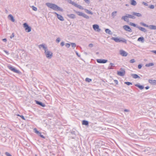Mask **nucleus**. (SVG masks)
<instances>
[{
    "label": "nucleus",
    "mask_w": 156,
    "mask_h": 156,
    "mask_svg": "<svg viewBox=\"0 0 156 156\" xmlns=\"http://www.w3.org/2000/svg\"><path fill=\"white\" fill-rule=\"evenodd\" d=\"M45 4L48 7L51 9H52L54 10H58L61 11H63V9H62L61 8L59 7L55 4L47 2Z\"/></svg>",
    "instance_id": "f257e3e1"
},
{
    "label": "nucleus",
    "mask_w": 156,
    "mask_h": 156,
    "mask_svg": "<svg viewBox=\"0 0 156 156\" xmlns=\"http://www.w3.org/2000/svg\"><path fill=\"white\" fill-rule=\"evenodd\" d=\"M111 40H114L116 42H119L122 41L126 43V40L124 38H122L121 40L118 37H112L111 38Z\"/></svg>",
    "instance_id": "f03ea898"
},
{
    "label": "nucleus",
    "mask_w": 156,
    "mask_h": 156,
    "mask_svg": "<svg viewBox=\"0 0 156 156\" xmlns=\"http://www.w3.org/2000/svg\"><path fill=\"white\" fill-rule=\"evenodd\" d=\"M44 53L46 57L49 59L51 58L52 56V53L51 51H49L48 49L45 50L44 51Z\"/></svg>",
    "instance_id": "7ed1b4c3"
},
{
    "label": "nucleus",
    "mask_w": 156,
    "mask_h": 156,
    "mask_svg": "<svg viewBox=\"0 0 156 156\" xmlns=\"http://www.w3.org/2000/svg\"><path fill=\"white\" fill-rule=\"evenodd\" d=\"M23 26L25 28V31L27 32H29L31 31V28L29 27L26 23H25L23 24Z\"/></svg>",
    "instance_id": "20e7f679"
},
{
    "label": "nucleus",
    "mask_w": 156,
    "mask_h": 156,
    "mask_svg": "<svg viewBox=\"0 0 156 156\" xmlns=\"http://www.w3.org/2000/svg\"><path fill=\"white\" fill-rule=\"evenodd\" d=\"M121 71L117 72V74L120 76H124L125 73V71L124 69L122 68H121L120 69Z\"/></svg>",
    "instance_id": "39448f33"
},
{
    "label": "nucleus",
    "mask_w": 156,
    "mask_h": 156,
    "mask_svg": "<svg viewBox=\"0 0 156 156\" xmlns=\"http://www.w3.org/2000/svg\"><path fill=\"white\" fill-rule=\"evenodd\" d=\"M93 28L96 31L99 32L101 31V29L99 28V26L98 24L93 25Z\"/></svg>",
    "instance_id": "423d86ee"
},
{
    "label": "nucleus",
    "mask_w": 156,
    "mask_h": 156,
    "mask_svg": "<svg viewBox=\"0 0 156 156\" xmlns=\"http://www.w3.org/2000/svg\"><path fill=\"white\" fill-rule=\"evenodd\" d=\"M8 67L9 69L14 73H19V71L18 70H17L15 68L11 66H8Z\"/></svg>",
    "instance_id": "0eeeda50"
},
{
    "label": "nucleus",
    "mask_w": 156,
    "mask_h": 156,
    "mask_svg": "<svg viewBox=\"0 0 156 156\" xmlns=\"http://www.w3.org/2000/svg\"><path fill=\"white\" fill-rule=\"evenodd\" d=\"M39 48L41 49L42 48L44 50V51L45 50H47L48 49L47 46L44 44H40L38 46Z\"/></svg>",
    "instance_id": "6e6552de"
},
{
    "label": "nucleus",
    "mask_w": 156,
    "mask_h": 156,
    "mask_svg": "<svg viewBox=\"0 0 156 156\" xmlns=\"http://www.w3.org/2000/svg\"><path fill=\"white\" fill-rule=\"evenodd\" d=\"M123 28L126 31L129 32H132V30L127 25H125L123 27Z\"/></svg>",
    "instance_id": "1a4fd4ad"
},
{
    "label": "nucleus",
    "mask_w": 156,
    "mask_h": 156,
    "mask_svg": "<svg viewBox=\"0 0 156 156\" xmlns=\"http://www.w3.org/2000/svg\"><path fill=\"white\" fill-rule=\"evenodd\" d=\"M120 54L123 56H126L128 55V53L123 50H120Z\"/></svg>",
    "instance_id": "9d476101"
},
{
    "label": "nucleus",
    "mask_w": 156,
    "mask_h": 156,
    "mask_svg": "<svg viewBox=\"0 0 156 156\" xmlns=\"http://www.w3.org/2000/svg\"><path fill=\"white\" fill-rule=\"evenodd\" d=\"M108 61L107 60L102 59H97V62L99 63H105L107 62Z\"/></svg>",
    "instance_id": "9b49d317"
},
{
    "label": "nucleus",
    "mask_w": 156,
    "mask_h": 156,
    "mask_svg": "<svg viewBox=\"0 0 156 156\" xmlns=\"http://www.w3.org/2000/svg\"><path fill=\"white\" fill-rule=\"evenodd\" d=\"M54 13L56 15L58 18L59 20L62 21H63L64 20V19L63 17L61 15L58 14L56 12H55Z\"/></svg>",
    "instance_id": "f8f14e48"
},
{
    "label": "nucleus",
    "mask_w": 156,
    "mask_h": 156,
    "mask_svg": "<svg viewBox=\"0 0 156 156\" xmlns=\"http://www.w3.org/2000/svg\"><path fill=\"white\" fill-rule=\"evenodd\" d=\"M136 27L138 28L140 30L144 33L146 32H147V30L145 28H144L139 26H137Z\"/></svg>",
    "instance_id": "ddd939ff"
},
{
    "label": "nucleus",
    "mask_w": 156,
    "mask_h": 156,
    "mask_svg": "<svg viewBox=\"0 0 156 156\" xmlns=\"http://www.w3.org/2000/svg\"><path fill=\"white\" fill-rule=\"evenodd\" d=\"M121 19L122 20H124L125 21L127 22H129V20L128 19V18L126 16V15L125 16H122Z\"/></svg>",
    "instance_id": "4468645a"
},
{
    "label": "nucleus",
    "mask_w": 156,
    "mask_h": 156,
    "mask_svg": "<svg viewBox=\"0 0 156 156\" xmlns=\"http://www.w3.org/2000/svg\"><path fill=\"white\" fill-rule=\"evenodd\" d=\"M36 103L37 104L41 106L42 107H44L45 106V105L44 104L42 103L41 102L38 101H35Z\"/></svg>",
    "instance_id": "2eb2a0df"
},
{
    "label": "nucleus",
    "mask_w": 156,
    "mask_h": 156,
    "mask_svg": "<svg viewBox=\"0 0 156 156\" xmlns=\"http://www.w3.org/2000/svg\"><path fill=\"white\" fill-rule=\"evenodd\" d=\"M132 14L134 16H136L140 17L142 16V15L139 13H136L134 12H133L132 13Z\"/></svg>",
    "instance_id": "dca6fc26"
},
{
    "label": "nucleus",
    "mask_w": 156,
    "mask_h": 156,
    "mask_svg": "<svg viewBox=\"0 0 156 156\" xmlns=\"http://www.w3.org/2000/svg\"><path fill=\"white\" fill-rule=\"evenodd\" d=\"M149 82L153 85H156V80H148Z\"/></svg>",
    "instance_id": "f3484780"
},
{
    "label": "nucleus",
    "mask_w": 156,
    "mask_h": 156,
    "mask_svg": "<svg viewBox=\"0 0 156 156\" xmlns=\"http://www.w3.org/2000/svg\"><path fill=\"white\" fill-rule=\"evenodd\" d=\"M67 16L71 19H74L76 18L75 15L74 14H68Z\"/></svg>",
    "instance_id": "a211bd4d"
},
{
    "label": "nucleus",
    "mask_w": 156,
    "mask_h": 156,
    "mask_svg": "<svg viewBox=\"0 0 156 156\" xmlns=\"http://www.w3.org/2000/svg\"><path fill=\"white\" fill-rule=\"evenodd\" d=\"M135 85L138 87L140 90H142L144 88V87L143 85H140L139 83L136 84Z\"/></svg>",
    "instance_id": "6ab92c4d"
},
{
    "label": "nucleus",
    "mask_w": 156,
    "mask_h": 156,
    "mask_svg": "<svg viewBox=\"0 0 156 156\" xmlns=\"http://www.w3.org/2000/svg\"><path fill=\"white\" fill-rule=\"evenodd\" d=\"M148 27L151 30H156V26L150 25L148 26Z\"/></svg>",
    "instance_id": "aec40b11"
},
{
    "label": "nucleus",
    "mask_w": 156,
    "mask_h": 156,
    "mask_svg": "<svg viewBox=\"0 0 156 156\" xmlns=\"http://www.w3.org/2000/svg\"><path fill=\"white\" fill-rule=\"evenodd\" d=\"M74 6L76 7H77V8L80 9H84H84L83 8L82 6H81L80 5H78L77 4H76V3Z\"/></svg>",
    "instance_id": "412c9836"
},
{
    "label": "nucleus",
    "mask_w": 156,
    "mask_h": 156,
    "mask_svg": "<svg viewBox=\"0 0 156 156\" xmlns=\"http://www.w3.org/2000/svg\"><path fill=\"white\" fill-rule=\"evenodd\" d=\"M132 76L134 79L140 78V77L136 74H132Z\"/></svg>",
    "instance_id": "4be33fe9"
},
{
    "label": "nucleus",
    "mask_w": 156,
    "mask_h": 156,
    "mask_svg": "<svg viewBox=\"0 0 156 156\" xmlns=\"http://www.w3.org/2000/svg\"><path fill=\"white\" fill-rule=\"evenodd\" d=\"M126 16L128 17V18L133 19H135L136 17H135L133 15H131L129 14H126Z\"/></svg>",
    "instance_id": "5701e85b"
},
{
    "label": "nucleus",
    "mask_w": 156,
    "mask_h": 156,
    "mask_svg": "<svg viewBox=\"0 0 156 156\" xmlns=\"http://www.w3.org/2000/svg\"><path fill=\"white\" fill-rule=\"evenodd\" d=\"M105 32L107 33V34H112V32L111 31L108 29H105Z\"/></svg>",
    "instance_id": "b1692460"
},
{
    "label": "nucleus",
    "mask_w": 156,
    "mask_h": 156,
    "mask_svg": "<svg viewBox=\"0 0 156 156\" xmlns=\"http://www.w3.org/2000/svg\"><path fill=\"white\" fill-rule=\"evenodd\" d=\"M84 10H85L86 12L88 14H90L91 15H93V13L91 11L89 10H88L87 9H84Z\"/></svg>",
    "instance_id": "393cba45"
},
{
    "label": "nucleus",
    "mask_w": 156,
    "mask_h": 156,
    "mask_svg": "<svg viewBox=\"0 0 156 156\" xmlns=\"http://www.w3.org/2000/svg\"><path fill=\"white\" fill-rule=\"evenodd\" d=\"M131 4L133 5H135L136 4V1L134 0H130Z\"/></svg>",
    "instance_id": "a878e982"
},
{
    "label": "nucleus",
    "mask_w": 156,
    "mask_h": 156,
    "mask_svg": "<svg viewBox=\"0 0 156 156\" xmlns=\"http://www.w3.org/2000/svg\"><path fill=\"white\" fill-rule=\"evenodd\" d=\"M8 16L10 18V20L12 22H14L15 21V20L14 18L11 15H9Z\"/></svg>",
    "instance_id": "bb28decb"
},
{
    "label": "nucleus",
    "mask_w": 156,
    "mask_h": 156,
    "mask_svg": "<svg viewBox=\"0 0 156 156\" xmlns=\"http://www.w3.org/2000/svg\"><path fill=\"white\" fill-rule=\"evenodd\" d=\"M82 123L83 125L87 126L88 125L89 123L88 121L84 120L82 121Z\"/></svg>",
    "instance_id": "cd10ccee"
},
{
    "label": "nucleus",
    "mask_w": 156,
    "mask_h": 156,
    "mask_svg": "<svg viewBox=\"0 0 156 156\" xmlns=\"http://www.w3.org/2000/svg\"><path fill=\"white\" fill-rule=\"evenodd\" d=\"M117 12L116 11H115L112 13L111 15L113 18H114L115 16H116Z\"/></svg>",
    "instance_id": "c85d7f7f"
},
{
    "label": "nucleus",
    "mask_w": 156,
    "mask_h": 156,
    "mask_svg": "<svg viewBox=\"0 0 156 156\" xmlns=\"http://www.w3.org/2000/svg\"><path fill=\"white\" fill-rule=\"evenodd\" d=\"M137 41H141L142 42H144V38L143 37H140L138 39Z\"/></svg>",
    "instance_id": "c756f323"
},
{
    "label": "nucleus",
    "mask_w": 156,
    "mask_h": 156,
    "mask_svg": "<svg viewBox=\"0 0 156 156\" xmlns=\"http://www.w3.org/2000/svg\"><path fill=\"white\" fill-rule=\"evenodd\" d=\"M75 12L76 13H77V14L79 16H82L83 15V13L82 12H79V11H75Z\"/></svg>",
    "instance_id": "7c9ffc66"
},
{
    "label": "nucleus",
    "mask_w": 156,
    "mask_h": 156,
    "mask_svg": "<svg viewBox=\"0 0 156 156\" xmlns=\"http://www.w3.org/2000/svg\"><path fill=\"white\" fill-rule=\"evenodd\" d=\"M68 2L70 4H71L72 5L75 6V5L76 4V3L73 2L71 0H68Z\"/></svg>",
    "instance_id": "2f4dec72"
},
{
    "label": "nucleus",
    "mask_w": 156,
    "mask_h": 156,
    "mask_svg": "<svg viewBox=\"0 0 156 156\" xmlns=\"http://www.w3.org/2000/svg\"><path fill=\"white\" fill-rule=\"evenodd\" d=\"M82 16L87 19H88L89 18V17L88 16L84 13H83Z\"/></svg>",
    "instance_id": "473e14b6"
},
{
    "label": "nucleus",
    "mask_w": 156,
    "mask_h": 156,
    "mask_svg": "<svg viewBox=\"0 0 156 156\" xmlns=\"http://www.w3.org/2000/svg\"><path fill=\"white\" fill-rule=\"evenodd\" d=\"M82 16L87 19H88L89 18V17L88 16L84 13H83Z\"/></svg>",
    "instance_id": "72a5a7b5"
},
{
    "label": "nucleus",
    "mask_w": 156,
    "mask_h": 156,
    "mask_svg": "<svg viewBox=\"0 0 156 156\" xmlns=\"http://www.w3.org/2000/svg\"><path fill=\"white\" fill-rule=\"evenodd\" d=\"M140 24L142 26H144L145 27H148V25L144 23L143 22H140Z\"/></svg>",
    "instance_id": "f704fd0d"
},
{
    "label": "nucleus",
    "mask_w": 156,
    "mask_h": 156,
    "mask_svg": "<svg viewBox=\"0 0 156 156\" xmlns=\"http://www.w3.org/2000/svg\"><path fill=\"white\" fill-rule=\"evenodd\" d=\"M154 65V64L153 63H149L148 64H147L145 65V66L146 67H150L151 66Z\"/></svg>",
    "instance_id": "c9c22d12"
},
{
    "label": "nucleus",
    "mask_w": 156,
    "mask_h": 156,
    "mask_svg": "<svg viewBox=\"0 0 156 156\" xmlns=\"http://www.w3.org/2000/svg\"><path fill=\"white\" fill-rule=\"evenodd\" d=\"M92 80L91 79L88 78H87L85 79V81L88 83H89Z\"/></svg>",
    "instance_id": "e433bc0d"
},
{
    "label": "nucleus",
    "mask_w": 156,
    "mask_h": 156,
    "mask_svg": "<svg viewBox=\"0 0 156 156\" xmlns=\"http://www.w3.org/2000/svg\"><path fill=\"white\" fill-rule=\"evenodd\" d=\"M71 45L72 47H73V48H75L76 46V44L74 43H71Z\"/></svg>",
    "instance_id": "4c0bfd02"
},
{
    "label": "nucleus",
    "mask_w": 156,
    "mask_h": 156,
    "mask_svg": "<svg viewBox=\"0 0 156 156\" xmlns=\"http://www.w3.org/2000/svg\"><path fill=\"white\" fill-rule=\"evenodd\" d=\"M129 25H130L131 26H133L134 27H136L137 26H136V25L135 24L131 22L130 23Z\"/></svg>",
    "instance_id": "58836bf2"
},
{
    "label": "nucleus",
    "mask_w": 156,
    "mask_h": 156,
    "mask_svg": "<svg viewBox=\"0 0 156 156\" xmlns=\"http://www.w3.org/2000/svg\"><path fill=\"white\" fill-rule=\"evenodd\" d=\"M124 83L128 85H132V84L131 83L129 82H125Z\"/></svg>",
    "instance_id": "ea45409f"
},
{
    "label": "nucleus",
    "mask_w": 156,
    "mask_h": 156,
    "mask_svg": "<svg viewBox=\"0 0 156 156\" xmlns=\"http://www.w3.org/2000/svg\"><path fill=\"white\" fill-rule=\"evenodd\" d=\"M32 8L33 10H34V11H37V8L36 7H35L34 6H32Z\"/></svg>",
    "instance_id": "a19ab883"
},
{
    "label": "nucleus",
    "mask_w": 156,
    "mask_h": 156,
    "mask_svg": "<svg viewBox=\"0 0 156 156\" xmlns=\"http://www.w3.org/2000/svg\"><path fill=\"white\" fill-rule=\"evenodd\" d=\"M60 38L59 37H58L56 39V42L57 43H58L60 41Z\"/></svg>",
    "instance_id": "79ce46f5"
},
{
    "label": "nucleus",
    "mask_w": 156,
    "mask_h": 156,
    "mask_svg": "<svg viewBox=\"0 0 156 156\" xmlns=\"http://www.w3.org/2000/svg\"><path fill=\"white\" fill-rule=\"evenodd\" d=\"M129 62L131 63H133L135 62V61L134 59H133L130 60Z\"/></svg>",
    "instance_id": "37998d69"
},
{
    "label": "nucleus",
    "mask_w": 156,
    "mask_h": 156,
    "mask_svg": "<svg viewBox=\"0 0 156 156\" xmlns=\"http://www.w3.org/2000/svg\"><path fill=\"white\" fill-rule=\"evenodd\" d=\"M65 45L67 48H69L70 46V45L69 43H66L65 44Z\"/></svg>",
    "instance_id": "c03bdc74"
},
{
    "label": "nucleus",
    "mask_w": 156,
    "mask_h": 156,
    "mask_svg": "<svg viewBox=\"0 0 156 156\" xmlns=\"http://www.w3.org/2000/svg\"><path fill=\"white\" fill-rule=\"evenodd\" d=\"M5 154L7 156H12V155L8 152H5Z\"/></svg>",
    "instance_id": "a18cd8bd"
},
{
    "label": "nucleus",
    "mask_w": 156,
    "mask_h": 156,
    "mask_svg": "<svg viewBox=\"0 0 156 156\" xmlns=\"http://www.w3.org/2000/svg\"><path fill=\"white\" fill-rule=\"evenodd\" d=\"M38 134L41 137L43 138H45L44 136L43 135H42L41 133H40Z\"/></svg>",
    "instance_id": "49530a36"
},
{
    "label": "nucleus",
    "mask_w": 156,
    "mask_h": 156,
    "mask_svg": "<svg viewBox=\"0 0 156 156\" xmlns=\"http://www.w3.org/2000/svg\"><path fill=\"white\" fill-rule=\"evenodd\" d=\"M149 7L151 9H153L154 7V5H151L149 6Z\"/></svg>",
    "instance_id": "de8ad7c7"
},
{
    "label": "nucleus",
    "mask_w": 156,
    "mask_h": 156,
    "mask_svg": "<svg viewBox=\"0 0 156 156\" xmlns=\"http://www.w3.org/2000/svg\"><path fill=\"white\" fill-rule=\"evenodd\" d=\"M34 131H35V132L36 133H37L38 134H39V133H40V132H39L37 130V129H36V128H35V129H34Z\"/></svg>",
    "instance_id": "09e8293b"
},
{
    "label": "nucleus",
    "mask_w": 156,
    "mask_h": 156,
    "mask_svg": "<svg viewBox=\"0 0 156 156\" xmlns=\"http://www.w3.org/2000/svg\"><path fill=\"white\" fill-rule=\"evenodd\" d=\"M14 37V33H12V35L10 36V37L11 39L12 38Z\"/></svg>",
    "instance_id": "8fccbe9b"
},
{
    "label": "nucleus",
    "mask_w": 156,
    "mask_h": 156,
    "mask_svg": "<svg viewBox=\"0 0 156 156\" xmlns=\"http://www.w3.org/2000/svg\"><path fill=\"white\" fill-rule=\"evenodd\" d=\"M17 115L18 116H20L23 119L25 120V119L24 117L22 115Z\"/></svg>",
    "instance_id": "3c124183"
},
{
    "label": "nucleus",
    "mask_w": 156,
    "mask_h": 156,
    "mask_svg": "<svg viewBox=\"0 0 156 156\" xmlns=\"http://www.w3.org/2000/svg\"><path fill=\"white\" fill-rule=\"evenodd\" d=\"M142 67L141 64H139L138 66V67L139 69H140Z\"/></svg>",
    "instance_id": "603ef678"
},
{
    "label": "nucleus",
    "mask_w": 156,
    "mask_h": 156,
    "mask_svg": "<svg viewBox=\"0 0 156 156\" xmlns=\"http://www.w3.org/2000/svg\"><path fill=\"white\" fill-rule=\"evenodd\" d=\"M85 2L87 4H89L90 0H84Z\"/></svg>",
    "instance_id": "864d4df0"
},
{
    "label": "nucleus",
    "mask_w": 156,
    "mask_h": 156,
    "mask_svg": "<svg viewBox=\"0 0 156 156\" xmlns=\"http://www.w3.org/2000/svg\"><path fill=\"white\" fill-rule=\"evenodd\" d=\"M88 46L90 48H92L93 46V44H89Z\"/></svg>",
    "instance_id": "5fc2aeb1"
},
{
    "label": "nucleus",
    "mask_w": 156,
    "mask_h": 156,
    "mask_svg": "<svg viewBox=\"0 0 156 156\" xmlns=\"http://www.w3.org/2000/svg\"><path fill=\"white\" fill-rule=\"evenodd\" d=\"M60 45L62 46H63L64 45V42L63 41H62L60 44Z\"/></svg>",
    "instance_id": "6e6d98bb"
},
{
    "label": "nucleus",
    "mask_w": 156,
    "mask_h": 156,
    "mask_svg": "<svg viewBox=\"0 0 156 156\" xmlns=\"http://www.w3.org/2000/svg\"><path fill=\"white\" fill-rule=\"evenodd\" d=\"M76 53L78 57H80V55L78 54L77 52L76 51Z\"/></svg>",
    "instance_id": "4d7b16f0"
},
{
    "label": "nucleus",
    "mask_w": 156,
    "mask_h": 156,
    "mask_svg": "<svg viewBox=\"0 0 156 156\" xmlns=\"http://www.w3.org/2000/svg\"><path fill=\"white\" fill-rule=\"evenodd\" d=\"M143 4L144 5H145V6H147L148 5V4L146 3V2H142Z\"/></svg>",
    "instance_id": "13d9d810"
},
{
    "label": "nucleus",
    "mask_w": 156,
    "mask_h": 156,
    "mask_svg": "<svg viewBox=\"0 0 156 156\" xmlns=\"http://www.w3.org/2000/svg\"><path fill=\"white\" fill-rule=\"evenodd\" d=\"M114 81L115 83L116 84H118V81H117V80H114Z\"/></svg>",
    "instance_id": "bf43d9fd"
},
{
    "label": "nucleus",
    "mask_w": 156,
    "mask_h": 156,
    "mask_svg": "<svg viewBox=\"0 0 156 156\" xmlns=\"http://www.w3.org/2000/svg\"><path fill=\"white\" fill-rule=\"evenodd\" d=\"M151 52L156 54V50H152L151 51Z\"/></svg>",
    "instance_id": "052dcab7"
},
{
    "label": "nucleus",
    "mask_w": 156,
    "mask_h": 156,
    "mask_svg": "<svg viewBox=\"0 0 156 156\" xmlns=\"http://www.w3.org/2000/svg\"><path fill=\"white\" fill-rule=\"evenodd\" d=\"M2 41L4 42H6L7 41V40L6 38H4L2 39Z\"/></svg>",
    "instance_id": "680f3d73"
},
{
    "label": "nucleus",
    "mask_w": 156,
    "mask_h": 156,
    "mask_svg": "<svg viewBox=\"0 0 156 156\" xmlns=\"http://www.w3.org/2000/svg\"><path fill=\"white\" fill-rule=\"evenodd\" d=\"M124 111L125 112H129V110L127 109H125L124 110Z\"/></svg>",
    "instance_id": "e2e57ef3"
},
{
    "label": "nucleus",
    "mask_w": 156,
    "mask_h": 156,
    "mask_svg": "<svg viewBox=\"0 0 156 156\" xmlns=\"http://www.w3.org/2000/svg\"><path fill=\"white\" fill-rule=\"evenodd\" d=\"M4 51L7 54V55H8L9 54V52L7 51H5V50H4Z\"/></svg>",
    "instance_id": "0e129e2a"
},
{
    "label": "nucleus",
    "mask_w": 156,
    "mask_h": 156,
    "mask_svg": "<svg viewBox=\"0 0 156 156\" xmlns=\"http://www.w3.org/2000/svg\"><path fill=\"white\" fill-rule=\"evenodd\" d=\"M149 88V86H147L145 87V88L146 90L148 89Z\"/></svg>",
    "instance_id": "69168bd1"
},
{
    "label": "nucleus",
    "mask_w": 156,
    "mask_h": 156,
    "mask_svg": "<svg viewBox=\"0 0 156 156\" xmlns=\"http://www.w3.org/2000/svg\"><path fill=\"white\" fill-rule=\"evenodd\" d=\"M110 65L111 66H114L113 65H114V64L113 63H110Z\"/></svg>",
    "instance_id": "338daca9"
},
{
    "label": "nucleus",
    "mask_w": 156,
    "mask_h": 156,
    "mask_svg": "<svg viewBox=\"0 0 156 156\" xmlns=\"http://www.w3.org/2000/svg\"><path fill=\"white\" fill-rule=\"evenodd\" d=\"M112 67V66H111V67H109V68H108L109 69H112L113 68Z\"/></svg>",
    "instance_id": "774afa93"
}]
</instances>
